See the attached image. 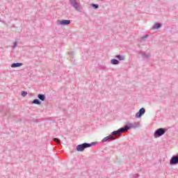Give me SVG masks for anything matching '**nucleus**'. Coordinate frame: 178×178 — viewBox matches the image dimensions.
<instances>
[{
    "instance_id": "nucleus-14",
    "label": "nucleus",
    "mask_w": 178,
    "mask_h": 178,
    "mask_svg": "<svg viewBox=\"0 0 178 178\" xmlns=\"http://www.w3.org/2000/svg\"><path fill=\"white\" fill-rule=\"evenodd\" d=\"M159 27H161V24H154V26H153V29H159Z\"/></svg>"
},
{
    "instance_id": "nucleus-22",
    "label": "nucleus",
    "mask_w": 178,
    "mask_h": 178,
    "mask_svg": "<svg viewBox=\"0 0 178 178\" xmlns=\"http://www.w3.org/2000/svg\"><path fill=\"white\" fill-rule=\"evenodd\" d=\"M74 1V0H71V1Z\"/></svg>"
},
{
    "instance_id": "nucleus-21",
    "label": "nucleus",
    "mask_w": 178,
    "mask_h": 178,
    "mask_svg": "<svg viewBox=\"0 0 178 178\" xmlns=\"http://www.w3.org/2000/svg\"><path fill=\"white\" fill-rule=\"evenodd\" d=\"M140 40H144V38H141Z\"/></svg>"
},
{
    "instance_id": "nucleus-6",
    "label": "nucleus",
    "mask_w": 178,
    "mask_h": 178,
    "mask_svg": "<svg viewBox=\"0 0 178 178\" xmlns=\"http://www.w3.org/2000/svg\"><path fill=\"white\" fill-rule=\"evenodd\" d=\"M71 5L76 10L80 9V4L76 2V1H70Z\"/></svg>"
},
{
    "instance_id": "nucleus-2",
    "label": "nucleus",
    "mask_w": 178,
    "mask_h": 178,
    "mask_svg": "<svg viewBox=\"0 0 178 178\" xmlns=\"http://www.w3.org/2000/svg\"><path fill=\"white\" fill-rule=\"evenodd\" d=\"M163 134H165V129L160 128L159 129H157L155 132H154V136L155 137H161V136H163Z\"/></svg>"
},
{
    "instance_id": "nucleus-17",
    "label": "nucleus",
    "mask_w": 178,
    "mask_h": 178,
    "mask_svg": "<svg viewBox=\"0 0 178 178\" xmlns=\"http://www.w3.org/2000/svg\"><path fill=\"white\" fill-rule=\"evenodd\" d=\"M108 140H111V141H113V140H115V138H113V136H108Z\"/></svg>"
},
{
    "instance_id": "nucleus-4",
    "label": "nucleus",
    "mask_w": 178,
    "mask_h": 178,
    "mask_svg": "<svg viewBox=\"0 0 178 178\" xmlns=\"http://www.w3.org/2000/svg\"><path fill=\"white\" fill-rule=\"evenodd\" d=\"M127 131V129L124 128H121L118 129V131H114L112 132L113 136H118L120 133H124V131Z\"/></svg>"
},
{
    "instance_id": "nucleus-18",
    "label": "nucleus",
    "mask_w": 178,
    "mask_h": 178,
    "mask_svg": "<svg viewBox=\"0 0 178 178\" xmlns=\"http://www.w3.org/2000/svg\"><path fill=\"white\" fill-rule=\"evenodd\" d=\"M92 8H95V9H98V5L97 4H92Z\"/></svg>"
},
{
    "instance_id": "nucleus-20",
    "label": "nucleus",
    "mask_w": 178,
    "mask_h": 178,
    "mask_svg": "<svg viewBox=\"0 0 178 178\" xmlns=\"http://www.w3.org/2000/svg\"><path fill=\"white\" fill-rule=\"evenodd\" d=\"M147 37H148V35H145V38H147Z\"/></svg>"
},
{
    "instance_id": "nucleus-16",
    "label": "nucleus",
    "mask_w": 178,
    "mask_h": 178,
    "mask_svg": "<svg viewBox=\"0 0 178 178\" xmlns=\"http://www.w3.org/2000/svg\"><path fill=\"white\" fill-rule=\"evenodd\" d=\"M22 97H26V95H27V92H26V91H22Z\"/></svg>"
},
{
    "instance_id": "nucleus-5",
    "label": "nucleus",
    "mask_w": 178,
    "mask_h": 178,
    "mask_svg": "<svg viewBox=\"0 0 178 178\" xmlns=\"http://www.w3.org/2000/svg\"><path fill=\"white\" fill-rule=\"evenodd\" d=\"M144 113H145V108H142L139 110V112L136 114V118H141Z\"/></svg>"
},
{
    "instance_id": "nucleus-7",
    "label": "nucleus",
    "mask_w": 178,
    "mask_h": 178,
    "mask_svg": "<svg viewBox=\"0 0 178 178\" xmlns=\"http://www.w3.org/2000/svg\"><path fill=\"white\" fill-rule=\"evenodd\" d=\"M171 165H176L178 163V157L177 156H173L170 160Z\"/></svg>"
},
{
    "instance_id": "nucleus-10",
    "label": "nucleus",
    "mask_w": 178,
    "mask_h": 178,
    "mask_svg": "<svg viewBox=\"0 0 178 178\" xmlns=\"http://www.w3.org/2000/svg\"><path fill=\"white\" fill-rule=\"evenodd\" d=\"M111 63L113 65H119V60H118L116 59H113V60H111Z\"/></svg>"
},
{
    "instance_id": "nucleus-19",
    "label": "nucleus",
    "mask_w": 178,
    "mask_h": 178,
    "mask_svg": "<svg viewBox=\"0 0 178 178\" xmlns=\"http://www.w3.org/2000/svg\"><path fill=\"white\" fill-rule=\"evenodd\" d=\"M17 44V43L16 42L14 43V45H15V46H14V48L16 47Z\"/></svg>"
},
{
    "instance_id": "nucleus-15",
    "label": "nucleus",
    "mask_w": 178,
    "mask_h": 178,
    "mask_svg": "<svg viewBox=\"0 0 178 178\" xmlns=\"http://www.w3.org/2000/svg\"><path fill=\"white\" fill-rule=\"evenodd\" d=\"M54 141L57 143L58 144H60V140L56 138H53Z\"/></svg>"
},
{
    "instance_id": "nucleus-13",
    "label": "nucleus",
    "mask_w": 178,
    "mask_h": 178,
    "mask_svg": "<svg viewBox=\"0 0 178 178\" xmlns=\"http://www.w3.org/2000/svg\"><path fill=\"white\" fill-rule=\"evenodd\" d=\"M102 141V143H106V141H109V138L106 136Z\"/></svg>"
},
{
    "instance_id": "nucleus-3",
    "label": "nucleus",
    "mask_w": 178,
    "mask_h": 178,
    "mask_svg": "<svg viewBox=\"0 0 178 178\" xmlns=\"http://www.w3.org/2000/svg\"><path fill=\"white\" fill-rule=\"evenodd\" d=\"M58 24H60L61 26H67V24H70V20L62 19L57 21Z\"/></svg>"
},
{
    "instance_id": "nucleus-1",
    "label": "nucleus",
    "mask_w": 178,
    "mask_h": 178,
    "mask_svg": "<svg viewBox=\"0 0 178 178\" xmlns=\"http://www.w3.org/2000/svg\"><path fill=\"white\" fill-rule=\"evenodd\" d=\"M91 145H92L90 143H83L82 145H79L76 147V150L78 151V152H82V151H84L86 148H90Z\"/></svg>"
},
{
    "instance_id": "nucleus-9",
    "label": "nucleus",
    "mask_w": 178,
    "mask_h": 178,
    "mask_svg": "<svg viewBox=\"0 0 178 178\" xmlns=\"http://www.w3.org/2000/svg\"><path fill=\"white\" fill-rule=\"evenodd\" d=\"M38 98L40 99V101H45V95H38Z\"/></svg>"
},
{
    "instance_id": "nucleus-8",
    "label": "nucleus",
    "mask_w": 178,
    "mask_h": 178,
    "mask_svg": "<svg viewBox=\"0 0 178 178\" xmlns=\"http://www.w3.org/2000/svg\"><path fill=\"white\" fill-rule=\"evenodd\" d=\"M23 64L20 63H13L11 65V67H20V66H22Z\"/></svg>"
},
{
    "instance_id": "nucleus-12",
    "label": "nucleus",
    "mask_w": 178,
    "mask_h": 178,
    "mask_svg": "<svg viewBox=\"0 0 178 178\" xmlns=\"http://www.w3.org/2000/svg\"><path fill=\"white\" fill-rule=\"evenodd\" d=\"M116 58H118V59H119V60H124V57H123L120 55L117 56Z\"/></svg>"
},
{
    "instance_id": "nucleus-11",
    "label": "nucleus",
    "mask_w": 178,
    "mask_h": 178,
    "mask_svg": "<svg viewBox=\"0 0 178 178\" xmlns=\"http://www.w3.org/2000/svg\"><path fill=\"white\" fill-rule=\"evenodd\" d=\"M33 104H35L36 105H41V102L37 99L33 101Z\"/></svg>"
}]
</instances>
